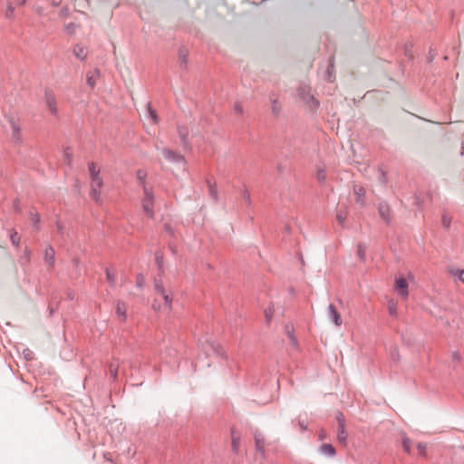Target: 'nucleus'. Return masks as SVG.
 <instances>
[{"mask_svg":"<svg viewBox=\"0 0 464 464\" xmlns=\"http://www.w3.org/2000/svg\"><path fill=\"white\" fill-rule=\"evenodd\" d=\"M338 219H339L340 222H343V217L338 216Z\"/></svg>","mask_w":464,"mask_h":464,"instance_id":"nucleus-44","label":"nucleus"},{"mask_svg":"<svg viewBox=\"0 0 464 464\" xmlns=\"http://www.w3.org/2000/svg\"><path fill=\"white\" fill-rule=\"evenodd\" d=\"M321 451H322V453L328 455V456H334L335 454V450L331 444L322 445Z\"/></svg>","mask_w":464,"mask_h":464,"instance_id":"nucleus-16","label":"nucleus"},{"mask_svg":"<svg viewBox=\"0 0 464 464\" xmlns=\"http://www.w3.org/2000/svg\"><path fill=\"white\" fill-rule=\"evenodd\" d=\"M39 220H40V218H39V216H38V215H34V216L33 217V221H34V223H38V222H39Z\"/></svg>","mask_w":464,"mask_h":464,"instance_id":"nucleus-41","label":"nucleus"},{"mask_svg":"<svg viewBox=\"0 0 464 464\" xmlns=\"http://www.w3.org/2000/svg\"><path fill=\"white\" fill-rule=\"evenodd\" d=\"M328 317L336 326H340L343 323L340 314L333 304L328 306Z\"/></svg>","mask_w":464,"mask_h":464,"instance_id":"nucleus-8","label":"nucleus"},{"mask_svg":"<svg viewBox=\"0 0 464 464\" xmlns=\"http://www.w3.org/2000/svg\"><path fill=\"white\" fill-rule=\"evenodd\" d=\"M106 277L111 284H114L115 275L111 273L109 269L106 270Z\"/></svg>","mask_w":464,"mask_h":464,"instance_id":"nucleus-27","label":"nucleus"},{"mask_svg":"<svg viewBox=\"0 0 464 464\" xmlns=\"http://www.w3.org/2000/svg\"><path fill=\"white\" fill-rule=\"evenodd\" d=\"M337 420H338V424H339L337 439L341 443L345 444L346 440H347V432L344 428V419H343V414H339L337 416Z\"/></svg>","mask_w":464,"mask_h":464,"instance_id":"nucleus-6","label":"nucleus"},{"mask_svg":"<svg viewBox=\"0 0 464 464\" xmlns=\"http://www.w3.org/2000/svg\"><path fill=\"white\" fill-rule=\"evenodd\" d=\"M416 448H417V450H418V453H419V455H420V456H422V457H425V456H426V453H427V445H426L425 443L419 442V443H417Z\"/></svg>","mask_w":464,"mask_h":464,"instance_id":"nucleus-22","label":"nucleus"},{"mask_svg":"<svg viewBox=\"0 0 464 464\" xmlns=\"http://www.w3.org/2000/svg\"><path fill=\"white\" fill-rule=\"evenodd\" d=\"M188 51L187 49H180L179 52V60L180 63V65L183 67H186L188 63Z\"/></svg>","mask_w":464,"mask_h":464,"instance_id":"nucleus-15","label":"nucleus"},{"mask_svg":"<svg viewBox=\"0 0 464 464\" xmlns=\"http://www.w3.org/2000/svg\"><path fill=\"white\" fill-rule=\"evenodd\" d=\"M299 94L303 99V102L308 105L310 109H314L318 106L317 101L314 98V96L310 93L309 88H302L299 91Z\"/></svg>","mask_w":464,"mask_h":464,"instance_id":"nucleus-3","label":"nucleus"},{"mask_svg":"<svg viewBox=\"0 0 464 464\" xmlns=\"http://www.w3.org/2000/svg\"><path fill=\"white\" fill-rule=\"evenodd\" d=\"M148 111H149V113H150V117L152 118V120L154 121H156V114H155L154 111H152L151 108H149Z\"/></svg>","mask_w":464,"mask_h":464,"instance_id":"nucleus-36","label":"nucleus"},{"mask_svg":"<svg viewBox=\"0 0 464 464\" xmlns=\"http://www.w3.org/2000/svg\"><path fill=\"white\" fill-rule=\"evenodd\" d=\"M111 372H112L113 376H116V370L112 369V366L111 367Z\"/></svg>","mask_w":464,"mask_h":464,"instance_id":"nucleus-43","label":"nucleus"},{"mask_svg":"<svg viewBox=\"0 0 464 464\" xmlns=\"http://www.w3.org/2000/svg\"><path fill=\"white\" fill-rule=\"evenodd\" d=\"M143 282H144V278H143V276H138V278H137V284H138V285H139V286H141V285H142V284H143Z\"/></svg>","mask_w":464,"mask_h":464,"instance_id":"nucleus-38","label":"nucleus"},{"mask_svg":"<svg viewBox=\"0 0 464 464\" xmlns=\"http://www.w3.org/2000/svg\"><path fill=\"white\" fill-rule=\"evenodd\" d=\"M155 287L157 297L152 304L153 309L157 311H169L171 309L172 298L168 295L161 284L156 283Z\"/></svg>","mask_w":464,"mask_h":464,"instance_id":"nucleus-1","label":"nucleus"},{"mask_svg":"<svg viewBox=\"0 0 464 464\" xmlns=\"http://www.w3.org/2000/svg\"><path fill=\"white\" fill-rule=\"evenodd\" d=\"M379 213L383 220L388 222L390 220V208L386 204H380Z\"/></svg>","mask_w":464,"mask_h":464,"instance_id":"nucleus-14","label":"nucleus"},{"mask_svg":"<svg viewBox=\"0 0 464 464\" xmlns=\"http://www.w3.org/2000/svg\"><path fill=\"white\" fill-rule=\"evenodd\" d=\"M55 252L52 246H47L44 250V260L49 266H53L54 263Z\"/></svg>","mask_w":464,"mask_h":464,"instance_id":"nucleus-13","label":"nucleus"},{"mask_svg":"<svg viewBox=\"0 0 464 464\" xmlns=\"http://www.w3.org/2000/svg\"><path fill=\"white\" fill-rule=\"evenodd\" d=\"M102 187V179L100 176L94 177L92 179V197L94 200L98 201L100 199V192L99 190Z\"/></svg>","mask_w":464,"mask_h":464,"instance_id":"nucleus-7","label":"nucleus"},{"mask_svg":"<svg viewBox=\"0 0 464 464\" xmlns=\"http://www.w3.org/2000/svg\"><path fill=\"white\" fill-rule=\"evenodd\" d=\"M68 13H69V9L67 7H63L61 11H60V16L63 17V18H66L67 15H68Z\"/></svg>","mask_w":464,"mask_h":464,"instance_id":"nucleus-31","label":"nucleus"},{"mask_svg":"<svg viewBox=\"0 0 464 464\" xmlns=\"http://www.w3.org/2000/svg\"><path fill=\"white\" fill-rule=\"evenodd\" d=\"M317 179L321 181L325 179V173L324 170H319L317 173Z\"/></svg>","mask_w":464,"mask_h":464,"instance_id":"nucleus-33","label":"nucleus"},{"mask_svg":"<svg viewBox=\"0 0 464 464\" xmlns=\"http://www.w3.org/2000/svg\"><path fill=\"white\" fill-rule=\"evenodd\" d=\"M146 177H147V173L144 170H139L137 172V178L139 179L140 183L143 185V188L145 187L144 181H145Z\"/></svg>","mask_w":464,"mask_h":464,"instance_id":"nucleus-23","label":"nucleus"},{"mask_svg":"<svg viewBox=\"0 0 464 464\" xmlns=\"http://www.w3.org/2000/svg\"><path fill=\"white\" fill-rule=\"evenodd\" d=\"M358 254L361 258H363L364 256V249L362 246H359Z\"/></svg>","mask_w":464,"mask_h":464,"instance_id":"nucleus-35","label":"nucleus"},{"mask_svg":"<svg viewBox=\"0 0 464 464\" xmlns=\"http://www.w3.org/2000/svg\"><path fill=\"white\" fill-rule=\"evenodd\" d=\"M72 53L76 58H78L81 61H83L86 59L88 55V49L84 45L76 44L72 47Z\"/></svg>","mask_w":464,"mask_h":464,"instance_id":"nucleus-10","label":"nucleus"},{"mask_svg":"<svg viewBox=\"0 0 464 464\" xmlns=\"http://www.w3.org/2000/svg\"><path fill=\"white\" fill-rule=\"evenodd\" d=\"M388 312L392 316L397 314V302L393 299L388 301Z\"/></svg>","mask_w":464,"mask_h":464,"instance_id":"nucleus-17","label":"nucleus"},{"mask_svg":"<svg viewBox=\"0 0 464 464\" xmlns=\"http://www.w3.org/2000/svg\"><path fill=\"white\" fill-rule=\"evenodd\" d=\"M396 292L404 299L409 295L408 283L403 277H397L394 283Z\"/></svg>","mask_w":464,"mask_h":464,"instance_id":"nucleus-4","label":"nucleus"},{"mask_svg":"<svg viewBox=\"0 0 464 464\" xmlns=\"http://www.w3.org/2000/svg\"><path fill=\"white\" fill-rule=\"evenodd\" d=\"M256 447L257 450L263 451L264 450V438L261 434L255 435Z\"/></svg>","mask_w":464,"mask_h":464,"instance_id":"nucleus-19","label":"nucleus"},{"mask_svg":"<svg viewBox=\"0 0 464 464\" xmlns=\"http://www.w3.org/2000/svg\"><path fill=\"white\" fill-rule=\"evenodd\" d=\"M62 3V0H52L53 5H59Z\"/></svg>","mask_w":464,"mask_h":464,"instance_id":"nucleus-40","label":"nucleus"},{"mask_svg":"<svg viewBox=\"0 0 464 464\" xmlns=\"http://www.w3.org/2000/svg\"><path fill=\"white\" fill-rule=\"evenodd\" d=\"M142 208L147 216L150 218L153 217V195L152 192L146 187H144V198L142 201Z\"/></svg>","mask_w":464,"mask_h":464,"instance_id":"nucleus-2","label":"nucleus"},{"mask_svg":"<svg viewBox=\"0 0 464 464\" xmlns=\"http://www.w3.org/2000/svg\"><path fill=\"white\" fill-rule=\"evenodd\" d=\"M454 275L458 276V278L464 283V269L454 271Z\"/></svg>","mask_w":464,"mask_h":464,"instance_id":"nucleus-28","label":"nucleus"},{"mask_svg":"<svg viewBox=\"0 0 464 464\" xmlns=\"http://www.w3.org/2000/svg\"><path fill=\"white\" fill-rule=\"evenodd\" d=\"M411 440L409 438H407L406 436H404L402 438V447H403L404 451L407 453H411Z\"/></svg>","mask_w":464,"mask_h":464,"instance_id":"nucleus-21","label":"nucleus"},{"mask_svg":"<svg viewBox=\"0 0 464 464\" xmlns=\"http://www.w3.org/2000/svg\"><path fill=\"white\" fill-rule=\"evenodd\" d=\"M281 110V104L277 101H273L272 111L275 114H278Z\"/></svg>","mask_w":464,"mask_h":464,"instance_id":"nucleus-25","label":"nucleus"},{"mask_svg":"<svg viewBox=\"0 0 464 464\" xmlns=\"http://www.w3.org/2000/svg\"><path fill=\"white\" fill-rule=\"evenodd\" d=\"M89 172L92 179L100 176V169L97 167L96 163L91 162L89 164Z\"/></svg>","mask_w":464,"mask_h":464,"instance_id":"nucleus-18","label":"nucleus"},{"mask_svg":"<svg viewBox=\"0 0 464 464\" xmlns=\"http://www.w3.org/2000/svg\"><path fill=\"white\" fill-rule=\"evenodd\" d=\"M162 155L167 160L177 162V163H182L183 165L185 164L184 157L179 153H176V152L170 150L163 149Z\"/></svg>","mask_w":464,"mask_h":464,"instance_id":"nucleus-5","label":"nucleus"},{"mask_svg":"<svg viewBox=\"0 0 464 464\" xmlns=\"http://www.w3.org/2000/svg\"><path fill=\"white\" fill-rule=\"evenodd\" d=\"M273 314H274L273 307H268L265 310V315H266V319L267 322H270L272 320Z\"/></svg>","mask_w":464,"mask_h":464,"instance_id":"nucleus-24","label":"nucleus"},{"mask_svg":"<svg viewBox=\"0 0 464 464\" xmlns=\"http://www.w3.org/2000/svg\"><path fill=\"white\" fill-rule=\"evenodd\" d=\"M10 123H11V130H12V133H11L12 139L14 140H15L16 142H20L22 140V134H21V129H20L19 124L14 120H11Z\"/></svg>","mask_w":464,"mask_h":464,"instance_id":"nucleus-11","label":"nucleus"},{"mask_svg":"<svg viewBox=\"0 0 464 464\" xmlns=\"http://www.w3.org/2000/svg\"><path fill=\"white\" fill-rule=\"evenodd\" d=\"M11 240L14 245L17 246L19 244V237H17V233L14 232V234L11 235Z\"/></svg>","mask_w":464,"mask_h":464,"instance_id":"nucleus-30","label":"nucleus"},{"mask_svg":"<svg viewBox=\"0 0 464 464\" xmlns=\"http://www.w3.org/2000/svg\"><path fill=\"white\" fill-rule=\"evenodd\" d=\"M26 0H17L18 5H24Z\"/></svg>","mask_w":464,"mask_h":464,"instance_id":"nucleus-42","label":"nucleus"},{"mask_svg":"<svg viewBox=\"0 0 464 464\" xmlns=\"http://www.w3.org/2000/svg\"><path fill=\"white\" fill-rule=\"evenodd\" d=\"M13 14H14V7L11 5H9L5 11V16L8 18H11V17H13Z\"/></svg>","mask_w":464,"mask_h":464,"instance_id":"nucleus-29","label":"nucleus"},{"mask_svg":"<svg viewBox=\"0 0 464 464\" xmlns=\"http://www.w3.org/2000/svg\"><path fill=\"white\" fill-rule=\"evenodd\" d=\"M65 29L67 31H69L70 33H73L74 32V24L72 23H71L65 26Z\"/></svg>","mask_w":464,"mask_h":464,"instance_id":"nucleus-34","label":"nucleus"},{"mask_svg":"<svg viewBox=\"0 0 464 464\" xmlns=\"http://www.w3.org/2000/svg\"><path fill=\"white\" fill-rule=\"evenodd\" d=\"M442 224H443V226H444L446 228L450 227V218H448L446 216H443V218H442Z\"/></svg>","mask_w":464,"mask_h":464,"instance_id":"nucleus-32","label":"nucleus"},{"mask_svg":"<svg viewBox=\"0 0 464 464\" xmlns=\"http://www.w3.org/2000/svg\"><path fill=\"white\" fill-rule=\"evenodd\" d=\"M353 193L356 196V201L360 204L364 203V197H365V188L359 185H354L353 187Z\"/></svg>","mask_w":464,"mask_h":464,"instance_id":"nucleus-12","label":"nucleus"},{"mask_svg":"<svg viewBox=\"0 0 464 464\" xmlns=\"http://www.w3.org/2000/svg\"><path fill=\"white\" fill-rule=\"evenodd\" d=\"M116 313L119 316L122 317V320L126 318V308L123 303L117 304Z\"/></svg>","mask_w":464,"mask_h":464,"instance_id":"nucleus-20","label":"nucleus"},{"mask_svg":"<svg viewBox=\"0 0 464 464\" xmlns=\"http://www.w3.org/2000/svg\"><path fill=\"white\" fill-rule=\"evenodd\" d=\"M87 84L91 87V88H94V86L96 85V79L93 75H88L87 76Z\"/></svg>","mask_w":464,"mask_h":464,"instance_id":"nucleus-26","label":"nucleus"},{"mask_svg":"<svg viewBox=\"0 0 464 464\" xmlns=\"http://www.w3.org/2000/svg\"><path fill=\"white\" fill-rule=\"evenodd\" d=\"M45 103H46V106H47L49 111L53 115H56L57 114V103H56V99L53 94H52V93L45 94Z\"/></svg>","mask_w":464,"mask_h":464,"instance_id":"nucleus-9","label":"nucleus"},{"mask_svg":"<svg viewBox=\"0 0 464 464\" xmlns=\"http://www.w3.org/2000/svg\"><path fill=\"white\" fill-rule=\"evenodd\" d=\"M326 437V433L324 430H321L319 433V439L324 440Z\"/></svg>","mask_w":464,"mask_h":464,"instance_id":"nucleus-39","label":"nucleus"},{"mask_svg":"<svg viewBox=\"0 0 464 464\" xmlns=\"http://www.w3.org/2000/svg\"><path fill=\"white\" fill-rule=\"evenodd\" d=\"M244 198L246 201L247 204H250V195L247 191L244 193Z\"/></svg>","mask_w":464,"mask_h":464,"instance_id":"nucleus-37","label":"nucleus"}]
</instances>
